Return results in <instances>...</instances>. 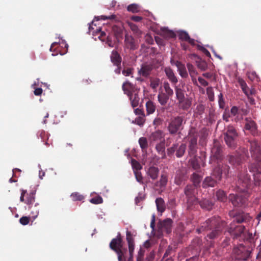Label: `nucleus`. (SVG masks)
Segmentation results:
<instances>
[{
	"mask_svg": "<svg viewBox=\"0 0 261 261\" xmlns=\"http://www.w3.org/2000/svg\"><path fill=\"white\" fill-rule=\"evenodd\" d=\"M89 30L90 31H92V30H93V31L92 32L93 33L97 34L98 33H100V35L98 37L100 39H101V38L106 36V33L104 32L101 31V28L100 27L96 28L95 29H94L93 28L92 25H90Z\"/></svg>",
	"mask_w": 261,
	"mask_h": 261,
	"instance_id": "5fc2aeb1",
	"label": "nucleus"
},
{
	"mask_svg": "<svg viewBox=\"0 0 261 261\" xmlns=\"http://www.w3.org/2000/svg\"><path fill=\"white\" fill-rule=\"evenodd\" d=\"M147 115L153 114L156 110V105L154 102L150 100H147L145 104Z\"/></svg>",
	"mask_w": 261,
	"mask_h": 261,
	"instance_id": "f704fd0d",
	"label": "nucleus"
},
{
	"mask_svg": "<svg viewBox=\"0 0 261 261\" xmlns=\"http://www.w3.org/2000/svg\"><path fill=\"white\" fill-rule=\"evenodd\" d=\"M229 167L226 165L220 166L218 165L213 170V175L217 180H221L222 174L227 175L229 173Z\"/></svg>",
	"mask_w": 261,
	"mask_h": 261,
	"instance_id": "4468645a",
	"label": "nucleus"
},
{
	"mask_svg": "<svg viewBox=\"0 0 261 261\" xmlns=\"http://www.w3.org/2000/svg\"><path fill=\"white\" fill-rule=\"evenodd\" d=\"M30 222V218L27 216H23L19 219V222L23 225H28Z\"/></svg>",
	"mask_w": 261,
	"mask_h": 261,
	"instance_id": "338daca9",
	"label": "nucleus"
},
{
	"mask_svg": "<svg viewBox=\"0 0 261 261\" xmlns=\"http://www.w3.org/2000/svg\"><path fill=\"white\" fill-rule=\"evenodd\" d=\"M212 155L217 160H221L222 157V148L219 141L214 140V145L211 149Z\"/></svg>",
	"mask_w": 261,
	"mask_h": 261,
	"instance_id": "dca6fc26",
	"label": "nucleus"
},
{
	"mask_svg": "<svg viewBox=\"0 0 261 261\" xmlns=\"http://www.w3.org/2000/svg\"><path fill=\"white\" fill-rule=\"evenodd\" d=\"M175 65L177 68L179 75L182 78H187L188 76V74L185 65L182 64L180 62L177 61L175 63Z\"/></svg>",
	"mask_w": 261,
	"mask_h": 261,
	"instance_id": "bb28decb",
	"label": "nucleus"
},
{
	"mask_svg": "<svg viewBox=\"0 0 261 261\" xmlns=\"http://www.w3.org/2000/svg\"><path fill=\"white\" fill-rule=\"evenodd\" d=\"M218 103L220 108L224 109L225 107V101L223 99V94L221 93L218 96Z\"/></svg>",
	"mask_w": 261,
	"mask_h": 261,
	"instance_id": "69168bd1",
	"label": "nucleus"
},
{
	"mask_svg": "<svg viewBox=\"0 0 261 261\" xmlns=\"http://www.w3.org/2000/svg\"><path fill=\"white\" fill-rule=\"evenodd\" d=\"M239 114L241 116L239 117V116H237L234 119V121L236 122H238L240 120L243 119V116L246 115L248 113L249 111L246 108H239Z\"/></svg>",
	"mask_w": 261,
	"mask_h": 261,
	"instance_id": "c03bdc74",
	"label": "nucleus"
},
{
	"mask_svg": "<svg viewBox=\"0 0 261 261\" xmlns=\"http://www.w3.org/2000/svg\"><path fill=\"white\" fill-rule=\"evenodd\" d=\"M217 184V179H214L211 176L206 177L202 182V187L204 188L208 187H214Z\"/></svg>",
	"mask_w": 261,
	"mask_h": 261,
	"instance_id": "7c9ffc66",
	"label": "nucleus"
},
{
	"mask_svg": "<svg viewBox=\"0 0 261 261\" xmlns=\"http://www.w3.org/2000/svg\"><path fill=\"white\" fill-rule=\"evenodd\" d=\"M132 165L134 169H136V171H138L142 168V166L140 164L135 160V159L132 160Z\"/></svg>",
	"mask_w": 261,
	"mask_h": 261,
	"instance_id": "e2e57ef3",
	"label": "nucleus"
},
{
	"mask_svg": "<svg viewBox=\"0 0 261 261\" xmlns=\"http://www.w3.org/2000/svg\"><path fill=\"white\" fill-rule=\"evenodd\" d=\"M251 217L248 214L242 213L236 215L234 216V220L232 222H234L236 224V223H242L249 221Z\"/></svg>",
	"mask_w": 261,
	"mask_h": 261,
	"instance_id": "4be33fe9",
	"label": "nucleus"
},
{
	"mask_svg": "<svg viewBox=\"0 0 261 261\" xmlns=\"http://www.w3.org/2000/svg\"><path fill=\"white\" fill-rule=\"evenodd\" d=\"M208 130L206 128H202L199 133H198V135H199V143L202 145H204L205 143V140L208 136Z\"/></svg>",
	"mask_w": 261,
	"mask_h": 261,
	"instance_id": "c9c22d12",
	"label": "nucleus"
},
{
	"mask_svg": "<svg viewBox=\"0 0 261 261\" xmlns=\"http://www.w3.org/2000/svg\"><path fill=\"white\" fill-rule=\"evenodd\" d=\"M149 81L150 88L156 91L161 83L160 80L158 77H150Z\"/></svg>",
	"mask_w": 261,
	"mask_h": 261,
	"instance_id": "79ce46f5",
	"label": "nucleus"
},
{
	"mask_svg": "<svg viewBox=\"0 0 261 261\" xmlns=\"http://www.w3.org/2000/svg\"><path fill=\"white\" fill-rule=\"evenodd\" d=\"M245 121L244 129L248 130L253 136H258L259 133L256 122L250 117L245 118Z\"/></svg>",
	"mask_w": 261,
	"mask_h": 261,
	"instance_id": "ddd939ff",
	"label": "nucleus"
},
{
	"mask_svg": "<svg viewBox=\"0 0 261 261\" xmlns=\"http://www.w3.org/2000/svg\"><path fill=\"white\" fill-rule=\"evenodd\" d=\"M175 91L176 96V98L178 100H182L185 97V91L184 90L180 88H178L177 86L175 87Z\"/></svg>",
	"mask_w": 261,
	"mask_h": 261,
	"instance_id": "a18cd8bd",
	"label": "nucleus"
},
{
	"mask_svg": "<svg viewBox=\"0 0 261 261\" xmlns=\"http://www.w3.org/2000/svg\"><path fill=\"white\" fill-rule=\"evenodd\" d=\"M201 207L207 211H211L213 209L214 204L212 202L207 199H203L199 202Z\"/></svg>",
	"mask_w": 261,
	"mask_h": 261,
	"instance_id": "e433bc0d",
	"label": "nucleus"
},
{
	"mask_svg": "<svg viewBox=\"0 0 261 261\" xmlns=\"http://www.w3.org/2000/svg\"><path fill=\"white\" fill-rule=\"evenodd\" d=\"M165 72L168 79L172 84H176L178 82V80L171 68L170 67L165 68Z\"/></svg>",
	"mask_w": 261,
	"mask_h": 261,
	"instance_id": "a878e982",
	"label": "nucleus"
},
{
	"mask_svg": "<svg viewBox=\"0 0 261 261\" xmlns=\"http://www.w3.org/2000/svg\"><path fill=\"white\" fill-rule=\"evenodd\" d=\"M130 101L131 105L133 108L137 107L139 102L140 98L138 95V90L135 92L128 95Z\"/></svg>",
	"mask_w": 261,
	"mask_h": 261,
	"instance_id": "cd10ccee",
	"label": "nucleus"
},
{
	"mask_svg": "<svg viewBox=\"0 0 261 261\" xmlns=\"http://www.w3.org/2000/svg\"><path fill=\"white\" fill-rule=\"evenodd\" d=\"M160 170L158 167L152 166L148 168L146 174L152 180H156L159 174Z\"/></svg>",
	"mask_w": 261,
	"mask_h": 261,
	"instance_id": "5701e85b",
	"label": "nucleus"
},
{
	"mask_svg": "<svg viewBox=\"0 0 261 261\" xmlns=\"http://www.w3.org/2000/svg\"><path fill=\"white\" fill-rule=\"evenodd\" d=\"M238 178L237 187L239 194H230L229 195V200L234 206L243 207L247 204L248 197L251 192V178L246 169L239 172Z\"/></svg>",
	"mask_w": 261,
	"mask_h": 261,
	"instance_id": "f257e3e1",
	"label": "nucleus"
},
{
	"mask_svg": "<svg viewBox=\"0 0 261 261\" xmlns=\"http://www.w3.org/2000/svg\"><path fill=\"white\" fill-rule=\"evenodd\" d=\"M216 196L217 198V199L222 202H224L227 199L226 193L224 192V191L221 190H219L217 191Z\"/></svg>",
	"mask_w": 261,
	"mask_h": 261,
	"instance_id": "49530a36",
	"label": "nucleus"
},
{
	"mask_svg": "<svg viewBox=\"0 0 261 261\" xmlns=\"http://www.w3.org/2000/svg\"><path fill=\"white\" fill-rule=\"evenodd\" d=\"M163 87L165 91V94L167 95L169 97H171L173 95V90L171 88L169 84L165 82L164 83Z\"/></svg>",
	"mask_w": 261,
	"mask_h": 261,
	"instance_id": "de8ad7c7",
	"label": "nucleus"
},
{
	"mask_svg": "<svg viewBox=\"0 0 261 261\" xmlns=\"http://www.w3.org/2000/svg\"><path fill=\"white\" fill-rule=\"evenodd\" d=\"M122 88L124 93L127 96L138 90L135 85L128 81L125 82L123 84Z\"/></svg>",
	"mask_w": 261,
	"mask_h": 261,
	"instance_id": "aec40b11",
	"label": "nucleus"
},
{
	"mask_svg": "<svg viewBox=\"0 0 261 261\" xmlns=\"http://www.w3.org/2000/svg\"><path fill=\"white\" fill-rule=\"evenodd\" d=\"M251 251L245 246L240 244L235 246L232 252V257L236 260L246 261L251 257Z\"/></svg>",
	"mask_w": 261,
	"mask_h": 261,
	"instance_id": "39448f33",
	"label": "nucleus"
},
{
	"mask_svg": "<svg viewBox=\"0 0 261 261\" xmlns=\"http://www.w3.org/2000/svg\"><path fill=\"white\" fill-rule=\"evenodd\" d=\"M184 193L187 199L188 207L198 202V199L195 195V187L192 185H188L184 189Z\"/></svg>",
	"mask_w": 261,
	"mask_h": 261,
	"instance_id": "1a4fd4ad",
	"label": "nucleus"
},
{
	"mask_svg": "<svg viewBox=\"0 0 261 261\" xmlns=\"http://www.w3.org/2000/svg\"><path fill=\"white\" fill-rule=\"evenodd\" d=\"M164 138L163 133L162 130H158L153 132L150 136L149 139L151 142L162 141Z\"/></svg>",
	"mask_w": 261,
	"mask_h": 261,
	"instance_id": "c85d7f7f",
	"label": "nucleus"
},
{
	"mask_svg": "<svg viewBox=\"0 0 261 261\" xmlns=\"http://www.w3.org/2000/svg\"><path fill=\"white\" fill-rule=\"evenodd\" d=\"M227 159L229 163L235 167L241 165L243 162V159L241 155H239V153L238 154L235 153L234 154L228 155L227 156Z\"/></svg>",
	"mask_w": 261,
	"mask_h": 261,
	"instance_id": "a211bd4d",
	"label": "nucleus"
},
{
	"mask_svg": "<svg viewBox=\"0 0 261 261\" xmlns=\"http://www.w3.org/2000/svg\"><path fill=\"white\" fill-rule=\"evenodd\" d=\"M134 173L135 175V177L136 178V180L140 183V184H143L145 183V182L143 180V177L142 175L141 172L139 171H135Z\"/></svg>",
	"mask_w": 261,
	"mask_h": 261,
	"instance_id": "052dcab7",
	"label": "nucleus"
},
{
	"mask_svg": "<svg viewBox=\"0 0 261 261\" xmlns=\"http://www.w3.org/2000/svg\"><path fill=\"white\" fill-rule=\"evenodd\" d=\"M89 201L93 204H98L103 202V199L100 196H97L90 199Z\"/></svg>",
	"mask_w": 261,
	"mask_h": 261,
	"instance_id": "bf43d9fd",
	"label": "nucleus"
},
{
	"mask_svg": "<svg viewBox=\"0 0 261 261\" xmlns=\"http://www.w3.org/2000/svg\"><path fill=\"white\" fill-rule=\"evenodd\" d=\"M178 103L183 110H187L190 108L192 105L191 98H184L182 100H179Z\"/></svg>",
	"mask_w": 261,
	"mask_h": 261,
	"instance_id": "473e14b6",
	"label": "nucleus"
},
{
	"mask_svg": "<svg viewBox=\"0 0 261 261\" xmlns=\"http://www.w3.org/2000/svg\"><path fill=\"white\" fill-rule=\"evenodd\" d=\"M188 179L187 172L185 170H178L176 171L174 182L177 185H180Z\"/></svg>",
	"mask_w": 261,
	"mask_h": 261,
	"instance_id": "f3484780",
	"label": "nucleus"
},
{
	"mask_svg": "<svg viewBox=\"0 0 261 261\" xmlns=\"http://www.w3.org/2000/svg\"><path fill=\"white\" fill-rule=\"evenodd\" d=\"M202 178V175L197 172L193 173L191 177L192 181L193 182V186L195 187L199 186Z\"/></svg>",
	"mask_w": 261,
	"mask_h": 261,
	"instance_id": "72a5a7b5",
	"label": "nucleus"
},
{
	"mask_svg": "<svg viewBox=\"0 0 261 261\" xmlns=\"http://www.w3.org/2000/svg\"><path fill=\"white\" fill-rule=\"evenodd\" d=\"M168 181V176L166 174H162L159 182L160 187H165Z\"/></svg>",
	"mask_w": 261,
	"mask_h": 261,
	"instance_id": "603ef678",
	"label": "nucleus"
},
{
	"mask_svg": "<svg viewBox=\"0 0 261 261\" xmlns=\"http://www.w3.org/2000/svg\"><path fill=\"white\" fill-rule=\"evenodd\" d=\"M155 203L157 210L159 212L163 213L165 211L166 208L165 201L163 198L160 197L157 198L155 200Z\"/></svg>",
	"mask_w": 261,
	"mask_h": 261,
	"instance_id": "58836bf2",
	"label": "nucleus"
},
{
	"mask_svg": "<svg viewBox=\"0 0 261 261\" xmlns=\"http://www.w3.org/2000/svg\"><path fill=\"white\" fill-rule=\"evenodd\" d=\"M25 203L28 205H32L35 200V191H32L29 193L25 194Z\"/></svg>",
	"mask_w": 261,
	"mask_h": 261,
	"instance_id": "4c0bfd02",
	"label": "nucleus"
},
{
	"mask_svg": "<svg viewBox=\"0 0 261 261\" xmlns=\"http://www.w3.org/2000/svg\"><path fill=\"white\" fill-rule=\"evenodd\" d=\"M164 35L167 38H173L175 37V33L170 30H166L164 32Z\"/></svg>",
	"mask_w": 261,
	"mask_h": 261,
	"instance_id": "0e129e2a",
	"label": "nucleus"
},
{
	"mask_svg": "<svg viewBox=\"0 0 261 261\" xmlns=\"http://www.w3.org/2000/svg\"><path fill=\"white\" fill-rule=\"evenodd\" d=\"M145 121V115H143L141 116H138V117L135 119V122L137 124L142 126Z\"/></svg>",
	"mask_w": 261,
	"mask_h": 261,
	"instance_id": "6e6d98bb",
	"label": "nucleus"
},
{
	"mask_svg": "<svg viewBox=\"0 0 261 261\" xmlns=\"http://www.w3.org/2000/svg\"><path fill=\"white\" fill-rule=\"evenodd\" d=\"M126 241L128 245V251L132 252L134 250L135 243L134 239L130 231H126Z\"/></svg>",
	"mask_w": 261,
	"mask_h": 261,
	"instance_id": "2f4dec72",
	"label": "nucleus"
},
{
	"mask_svg": "<svg viewBox=\"0 0 261 261\" xmlns=\"http://www.w3.org/2000/svg\"><path fill=\"white\" fill-rule=\"evenodd\" d=\"M186 148L187 145L185 143H181L180 145H179L177 143H174L172 146L167 148V154L169 156H172L176 152L175 155L176 157L181 158L184 155Z\"/></svg>",
	"mask_w": 261,
	"mask_h": 261,
	"instance_id": "9b49d317",
	"label": "nucleus"
},
{
	"mask_svg": "<svg viewBox=\"0 0 261 261\" xmlns=\"http://www.w3.org/2000/svg\"><path fill=\"white\" fill-rule=\"evenodd\" d=\"M249 147V151L251 157L256 161L260 160L261 157V147L259 146L258 141L254 139H249L248 140Z\"/></svg>",
	"mask_w": 261,
	"mask_h": 261,
	"instance_id": "9d476101",
	"label": "nucleus"
},
{
	"mask_svg": "<svg viewBox=\"0 0 261 261\" xmlns=\"http://www.w3.org/2000/svg\"><path fill=\"white\" fill-rule=\"evenodd\" d=\"M124 45L126 48L133 50L137 49L139 47L137 41L132 36L128 34L125 35Z\"/></svg>",
	"mask_w": 261,
	"mask_h": 261,
	"instance_id": "2eb2a0df",
	"label": "nucleus"
},
{
	"mask_svg": "<svg viewBox=\"0 0 261 261\" xmlns=\"http://www.w3.org/2000/svg\"><path fill=\"white\" fill-rule=\"evenodd\" d=\"M239 108L236 106H233L230 109V114L233 116H236V117L237 116H239Z\"/></svg>",
	"mask_w": 261,
	"mask_h": 261,
	"instance_id": "774afa93",
	"label": "nucleus"
},
{
	"mask_svg": "<svg viewBox=\"0 0 261 261\" xmlns=\"http://www.w3.org/2000/svg\"><path fill=\"white\" fill-rule=\"evenodd\" d=\"M153 69L152 65L150 64H143L141 68L138 70V74L143 77L149 76Z\"/></svg>",
	"mask_w": 261,
	"mask_h": 261,
	"instance_id": "412c9836",
	"label": "nucleus"
},
{
	"mask_svg": "<svg viewBox=\"0 0 261 261\" xmlns=\"http://www.w3.org/2000/svg\"><path fill=\"white\" fill-rule=\"evenodd\" d=\"M170 97L162 92L159 93L158 95V101L162 106H165L167 103Z\"/></svg>",
	"mask_w": 261,
	"mask_h": 261,
	"instance_id": "ea45409f",
	"label": "nucleus"
},
{
	"mask_svg": "<svg viewBox=\"0 0 261 261\" xmlns=\"http://www.w3.org/2000/svg\"><path fill=\"white\" fill-rule=\"evenodd\" d=\"M70 196L73 201H82L84 199V196L78 192L72 193Z\"/></svg>",
	"mask_w": 261,
	"mask_h": 261,
	"instance_id": "864d4df0",
	"label": "nucleus"
},
{
	"mask_svg": "<svg viewBox=\"0 0 261 261\" xmlns=\"http://www.w3.org/2000/svg\"><path fill=\"white\" fill-rule=\"evenodd\" d=\"M39 204L36 203L34 206L31 205L29 206L31 210V215L33 220H35L38 216L39 213Z\"/></svg>",
	"mask_w": 261,
	"mask_h": 261,
	"instance_id": "a19ab883",
	"label": "nucleus"
},
{
	"mask_svg": "<svg viewBox=\"0 0 261 261\" xmlns=\"http://www.w3.org/2000/svg\"><path fill=\"white\" fill-rule=\"evenodd\" d=\"M109 247L117 254L118 261L123 260L124 259L123 254L127 253V249L123 247V241L120 233L117 235L116 238L111 240Z\"/></svg>",
	"mask_w": 261,
	"mask_h": 261,
	"instance_id": "20e7f679",
	"label": "nucleus"
},
{
	"mask_svg": "<svg viewBox=\"0 0 261 261\" xmlns=\"http://www.w3.org/2000/svg\"><path fill=\"white\" fill-rule=\"evenodd\" d=\"M226 226L224 221H222L219 217H213L203 223L200 227L196 229L198 233L206 230H212L207 234L206 237L210 239H215L220 237L224 228Z\"/></svg>",
	"mask_w": 261,
	"mask_h": 261,
	"instance_id": "f03ea898",
	"label": "nucleus"
},
{
	"mask_svg": "<svg viewBox=\"0 0 261 261\" xmlns=\"http://www.w3.org/2000/svg\"><path fill=\"white\" fill-rule=\"evenodd\" d=\"M179 39L182 41L188 42L191 45L195 44V40L190 37L188 33L186 31H180L178 34Z\"/></svg>",
	"mask_w": 261,
	"mask_h": 261,
	"instance_id": "c756f323",
	"label": "nucleus"
},
{
	"mask_svg": "<svg viewBox=\"0 0 261 261\" xmlns=\"http://www.w3.org/2000/svg\"><path fill=\"white\" fill-rule=\"evenodd\" d=\"M184 118L182 116H176L171 118L168 123L167 129L171 135L179 134L183 129Z\"/></svg>",
	"mask_w": 261,
	"mask_h": 261,
	"instance_id": "0eeeda50",
	"label": "nucleus"
},
{
	"mask_svg": "<svg viewBox=\"0 0 261 261\" xmlns=\"http://www.w3.org/2000/svg\"><path fill=\"white\" fill-rule=\"evenodd\" d=\"M165 143V140H163L162 141L157 143L155 146V149L158 154L161 156V158L162 159H165L166 157Z\"/></svg>",
	"mask_w": 261,
	"mask_h": 261,
	"instance_id": "393cba45",
	"label": "nucleus"
},
{
	"mask_svg": "<svg viewBox=\"0 0 261 261\" xmlns=\"http://www.w3.org/2000/svg\"><path fill=\"white\" fill-rule=\"evenodd\" d=\"M236 153L237 154L239 153V155H241L242 159L244 156H245L247 158L249 157L248 149L245 147H240L239 150H237Z\"/></svg>",
	"mask_w": 261,
	"mask_h": 261,
	"instance_id": "3c124183",
	"label": "nucleus"
},
{
	"mask_svg": "<svg viewBox=\"0 0 261 261\" xmlns=\"http://www.w3.org/2000/svg\"><path fill=\"white\" fill-rule=\"evenodd\" d=\"M139 143L142 150L146 151L148 147L147 139L145 137H141L139 140Z\"/></svg>",
	"mask_w": 261,
	"mask_h": 261,
	"instance_id": "09e8293b",
	"label": "nucleus"
},
{
	"mask_svg": "<svg viewBox=\"0 0 261 261\" xmlns=\"http://www.w3.org/2000/svg\"><path fill=\"white\" fill-rule=\"evenodd\" d=\"M172 220L170 218L160 221L158 224V232L159 233V236L170 233L172 231Z\"/></svg>",
	"mask_w": 261,
	"mask_h": 261,
	"instance_id": "f8f14e48",
	"label": "nucleus"
},
{
	"mask_svg": "<svg viewBox=\"0 0 261 261\" xmlns=\"http://www.w3.org/2000/svg\"><path fill=\"white\" fill-rule=\"evenodd\" d=\"M246 228L244 226L242 225H237L234 222H231L228 226L227 231L231 236L233 240H238L241 242L244 231Z\"/></svg>",
	"mask_w": 261,
	"mask_h": 261,
	"instance_id": "6e6552de",
	"label": "nucleus"
},
{
	"mask_svg": "<svg viewBox=\"0 0 261 261\" xmlns=\"http://www.w3.org/2000/svg\"><path fill=\"white\" fill-rule=\"evenodd\" d=\"M238 82L242 91L246 95H248V94H255V90L253 88L250 89L243 79L239 77L238 79Z\"/></svg>",
	"mask_w": 261,
	"mask_h": 261,
	"instance_id": "6ab92c4d",
	"label": "nucleus"
},
{
	"mask_svg": "<svg viewBox=\"0 0 261 261\" xmlns=\"http://www.w3.org/2000/svg\"><path fill=\"white\" fill-rule=\"evenodd\" d=\"M243 237L242 238L241 241H248L249 242H251L253 240V236L252 233L250 232H247L246 230L244 231V234H243Z\"/></svg>",
	"mask_w": 261,
	"mask_h": 261,
	"instance_id": "8fccbe9b",
	"label": "nucleus"
},
{
	"mask_svg": "<svg viewBox=\"0 0 261 261\" xmlns=\"http://www.w3.org/2000/svg\"><path fill=\"white\" fill-rule=\"evenodd\" d=\"M111 61L116 66L121 65L122 59L120 54L116 50H113L111 55Z\"/></svg>",
	"mask_w": 261,
	"mask_h": 261,
	"instance_id": "b1692460",
	"label": "nucleus"
},
{
	"mask_svg": "<svg viewBox=\"0 0 261 261\" xmlns=\"http://www.w3.org/2000/svg\"><path fill=\"white\" fill-rule=\"evenodd\" d=\"M187 67L189 70L190 75L192 77H193L195 75H196V74H197V72L195 69V67H194V66L193 65H192L191 63H188L187 64Z\"/></svg>",
	"mask_w": 261,
	"mask_h": 261,
	"instance_id": "4d7b16f0",
	"label": "nucleus"
},
{
	"mask_svg": "<svg viewBox=\"0 0 261 261\" xmlns=\"http://www.w3.org/2000/svg\"><path fill=\"white\" fill-rule=\"evenodd\" d=\"M238 133L237 130L232 125L228 126L224 133V139L227 146L234 149L237 146Z\"/></svg>",
	"mask_w": 261,
	"mask_h": 261,
	"instance_id": "7ed1b4c3",
	"label": "nucleus"
},
{
	"mask_svg": "<svg viewBox=\"0 0 261 261\" xmlns=\"http://www.w3.org/2000/svg\"><path fill=\"white\" fill-rule=\"evenodd\" d=\"M206 94L210 101L214 100V92L212 87H209L206 89Z\"/></svg>",
	"mask_w": 261,
	"mask_h": 261,
	"instance_id": "13d9d810",
	"label": "nucleus"
},
{
	"mask_svg": "<svg viewBox=\"0 0 261 261\" xmlns=\"http://www.w3.org/2000/svg\"><path fill=\"white\" fill-rule=\"evenodd\" d=\"M198 132L195 127H191L188 133L189 144L188 153L190 156H195L197 151V138Z\"/></svg>",
	"mask_w": 261,
	"mask_h": 261,
	"instance_id": "423d86ee",
	"label": "nucleus"
},
{
	"mask_svg": "<svg viewBox=\"0 0 261 261\" xmlns=\"http://www.w3.org/2000/svg\"><path fill=\"white\" fill-rule=\"evenodd\" d=\"M141 9V7L139 5L136 4L129 5L127 7V11L133 13H136L140 12Z\"/></svg>",
	"mask_w": 261,
	"mask_h": 261,
	"instance_id": "37998d69",
	"label": "nucleus"
},
{
	"mask_svg": "<svg viewBox=\"0 0 261 261\" xmlns=\"http://www.w3.org/2000/svg\"><path fill=\"white\" fill-rule=\"evenodd\" d=\"M116 18L117 16L115 14H112L109 16H107L106 15H101L100 16H98V20L102 19L105 20L107 19H110L112 20H116Z\"/></svg>",
	"mask_w": 261,
	"mask_h": 261,
	"instance_id": "680f3d73",
	"label": "nucleus"
}]
</instances>
